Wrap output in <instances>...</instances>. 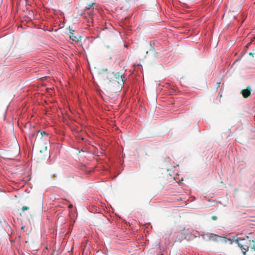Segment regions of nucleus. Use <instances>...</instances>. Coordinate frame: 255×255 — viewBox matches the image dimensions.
<instances>
[{
    "label": "nucleus",
    "mask_w": 255,
    "mask_h": 255,
    "mask_svg": "<svg viewBox=\"0 0 255 255\" xmlns=\"http://www.w3.org/2000/svg\"><path fill=\"white\" fill-rule=\"evenodd\" d=\"M248 238V237H247V239L239 237L234 241L238 244L244 255H246V253L249 251V241Z\"/></svg>",
    "instance_id": "f257e3e1"
},
{
    "label": "nucleus",
    "mask_w": 255,
    "mask_h": 255,
    "mask_svg": "<svg viewBox=\"0 0 255 255\" xmlns=\"http://www.w3.org/2000/svg\"><path fill=\"white\" fill-rule=\"evenodd\" d=\"M114 76H115V78L117 80L118 83L120 85L123 86L124 84V82H125V80H124L125 77H124L123 76V75L119 72L116 73L115 74Z\"/></svg>",
    "instance_id": "f03ea898"
},
{
    "label": "nucleus",
    "mask_w": 255,
    "mask_h": 255,
    "mask_svg": "<svg viewBox=\"0 0 255 255\" xmlns=\"http://www.w3.org/2000/svg\"><path fill=\"white\" fill-rule=\"evenodd\" d=\"M251 89L250 86L248 87V88L246 89L243 90L241 91V94H242L243 96L246 98L249 97L251 95Z\"/></svg>",
    "instance_id": "7ed1b4c3"
},
{
    "label": "nucleus",
    "mask_w": 255,
    "mask_h": 255,
    "mask_svg": "<svg viewBox=\"0 0 255 255\" xmlns=\"http://www.w3.org/2000/svg\"><path fill=\"white\" fill-rule=\"evenodd\" d=\"M87 13L88 14V15L89 16V18L88 19V22L91 21L92 20L93 16L94 15V12L92 11V10H89V11H88L87 12Z\"/></svg>",
    "instance_id": "20e7f679"
},
{
    "label": "nucleus",
    "mask_w": 255,
    "mask_h": 255,
    "mask_svg": "<svg viewBox=\"0 0 255 255\" xmlns=\"http://www.w3.org/2000/svg\"><path fill=\"white\" fill-rule=\"evenodd\" d=\"M185 239L188 240H192L194 238H195V236L193 235L191 233H190V234H188L186 236H185Z\"/></svg>",
    "instance_id": "39448f33"
},
{
    "label": "nucleus",
    "mask_w": 255,
    "mask_h": 255,
    "mask_svg": "<svg viewBox=\"0 0 255 255\" xmlns=\"http://www.w3.org/2000/svg\"><path fill=\"white\" fill-rule=\"evenodd\" d=\"M37 132H38V133L39 132L40 133L41 137H43L45 135L46 136H48V133L46 131H40V130H38Z\"/></svg>",
    "instance_id": "423d86ee"
},
{
    "label": "nucleus",
    "mask_w": 255,
    "mask_h": 255,
    "mask_svg": "<svg viewBox=\"0 0 255 255\" xmlns=\"http://www.w3.org/2000/svg\"><path fill=\"white\" fill-rule=\"evenodd\" d=\"M70 37L74 41H77L78 40V38L74 36V34L73 33H72L71 35H70Z\"/></svg>",
    "instance_id": "0eeeda50"
},
{
    "label": "nucleus",
    "mask_w": 255,
    "mask_h": 255,
    "mask_svg": "<svg viewBox=\"0 0 255 255\" xmlns=\"http://www.w3.org/2000/svg\"><path fill=\"white\" fill-rule=\"evenodd\" d=\"M37 131H36L35 133H32L31 134V135L30 137V139H31L33 137H34L35 135V134H37V135H36L37 136L38 135V132Z\"/></svg>",
    "instance_id": "6e6552de"
},
{
    "label": "nucleus",
    "mask_w": 255,
    "mask_h": 255,
    "mask_svg": "<svg viewBox=\"0 0 255 255\" xmlns=\"http://www.w3.org/2000/svg\"><path fill=\"white\" fill-rule=\"evenodd\" d=\"M94 3H92L91 5H88V6L87 7V8L89 9H90L93 6Z\"/></svg>",
    "instance_id": "1a4fd4ad"
},
{
    "label": "nucleus",
    "mask_w": 255,
    "mask_h": 255,
    "mask_svg": "<svg viewBox=\"0 0 255 255\" xmlns=\"http://www.w3.org/2000/svg\"><path fill=\"white\" fill-rule=\"evenodd\" d=\"M28 208L27 207H26V206H24V207H23V208H22V210H23V211H25V210H28Z\"/></svg>",
    "instance_id": "9d476101"
},
{
    "label": "nucleus",
    "mask_w": 255,
    "mask_h": 255,
    "mask_svg": "<svg viewBox=\"0 0 255 255\" xmlns=\"http://www.w3.org/2000/svg\"><path fill=\"white\" fill-rule=\"evenodd\" d=\"M217 219V217L216 216H213L212 217V219L213 220H216Z\"/></svg>",
    "instance_id": "9b49d317"
},
{
    "label": "nucleus",
    "mask_w": 255,
    "mask_h": 255,
    "mask_svg": "<svg viewBox=\"0 0 255 255\" xmlns=\"http://www.w3.org/2000/svg\"><path fill=\"white\" fill-rule=\"evenodd\" d=\"M68 208H73V205L72 204H70L68 206Z\"/></svg>",
    "instance_id": "f8f14e48"
},
{
    "label": "nucleus",
    "mask_w": 255,
    "mask_h": 255,
    "mask_svg": "<svg viewBox=\"0 0 255 255\" xmlns=\"http://www.w3.org/2000/svg\"><path fill=\"white\" fill-rule=\"evenodd\" d=\"M163 255L161 254H160V255Z\"/></svg>",
    "instance_id": "ddd939ff"
},
{
    "label": "nucleus",
    "mask_w": 255,
    "mask_h": 255,
    "mask_svg": "<svg viewBox=\"0 0 255 255\" xmlns=\"http://www.w3.org/2000/svg\"><path fill=\"white\" fill-rule=\"evenodd\" d=\"M254 250H255V248H254Z\"/></svg>",
    "instance_id": "4468645a"
}]
</instances>
